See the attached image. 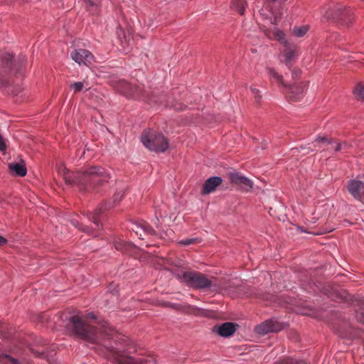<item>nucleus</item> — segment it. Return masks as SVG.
Masks as SVG:
<instances>
[{"mask_svg": "<svg viewBox=\"0 0 364 364\" xmlns=\"http://www.w3.org/2000/svg\"><path fill=\"white\" fill-rule=\"evenodd\" d=\"M58 172L67 184H76L82 191L97 190L109 178V174L101 166H90L83 171L75 172L61 166L58 168Z\"/></svg>", "mask_w": 364, "mask_h": 364, "instance_id": "obj_2", "label": "nucleus"}, {"mask_svg": "<svg viewBox=\"0 0 364 364\" xmlns=\"http://www.w3.org/2000/svg\"><path fill=\"white\" fill-rule=\"evenodd\" d=\"M284 328L282 323L277 320H267L255 327V331L258 334L264 335L269 332H279Z\"/></svg>", "mask_w": 364, "mask_h": 364, "instance_id": "obj_8", "label": "nucleus"}, {"mask_svg": "<svg viewBox=\"0 0 364 364\" xmlns=\"http://www.w3.org/2000/svg\"><path fill=\"white\" fill-rule=\"evenodd\" d=\"M347 189L354 198L362 200L364 198V176L350 180L347 184Z\"/></svg>", "mask_w": 364, "mask_h": 364, "instance_id": "obj_6", "label": "nucleus"}, {"mask_svg": "<svg viewBox=\"0 0 364 364\" xmlns=\"http://www.w3.org/2000/svg\"><path fill=\"white\" fill-rule=\"evenodd\" d=\"M129 245H130L129 243H127L126 241H124L123 240H121V239H119V240L116 241L115 243H114L115 249L119 250V251H122V252L126 251L127 247Z\"/></svg>", "mask_w": 364, "mask_h": 364, "instance_id": "obj_27", "label": "nucleus"}, {"mask_svg": "<svg viewBox=\"0 0 364 364\" xmlns=\"http://www.w3.org/2000/svg\"><path fill=\"white\" fill-rule=\"evenodd\" d=\"M267 71L271 81H274L279 86L287 87V84L284 81L283 76L279 74L274 68H268Z\"/></svg>", "mask_w": 364, "mask_h": 364, "instance_id": "obj_19", "label": "nucleus"}, {"mask_svg": "<svg viewBox=\"0 0 364 364\" xmlns=\"http://www.w3.org/2000/svg\"><path fill=\"white\" fill-rule=\"evenodd\" d=\"M300 75V70H292V77L296 78L298 77Z\"/></svg>", "mask_w": 364, "mask_h": 364, "instance_id": "obj_38", "label": "nucleus"}, {"mask_svg": "<svg viewBox=\"0 0 364 364\" xmlns=\"http://www.w3.org/2000/svg\"><path fill=\"white\" fill-rule=\"evenodd\" d=\"M84 1L86 4L87 6L95 8V7H97V1H95L94 0H84Z\"/></svg>", "mask_w": 364, "mask_h": 364, "instance_id": "obj_34", "label": "nucleus"}, {"mask_svg": "<svg viewBox=\"0 0 364 364\" xmlns=\"http://www.w3.org/2000/svg\"><path fill=\"white\" fill-rule=\"evenodd\" d=\"M316 148V145H314V148L311 146H301L299 148H294L292 149L294 153L296 152H301L302 154L305 155L309 154L311 151H314V149Z\"/></svg>", "mask_w": 364, "mask_h": 364, "instance_id": "obj_28", "label": "nucleus"}, {"mask_svg": "<svg viewBox=\"0 0 364 364\" xmlns=\"http://www.w3.org/2000/svg\"><path fill=\"white\" fill-rule=\"evenodd\" d=\"M328 144L332 145V147L334 149V150L336 151H346L350 147H351V144H350L347 141L340 142L336 140H332V141H329Z\"/></svg>", "mask_w": 364, "mask_h": 364, "instance_id": "obj_21", "label": "nucleus"}, {"mask_svg": "<svg viewBox=\"0 0 364 364\" xmlns=\"http://www.w3.org/2000/svg\"><path fill=\"white\" fill-rule=\"evenodd\" d=\"M353 93L357 100H364V84H358L353 90Z\"/></svg>", "mask_w": 364, "mask_h": 364, "instance_id": "obj_24", "label": "nucleus"}, {"mask_svg": "<svg viewBox=\"0 0 364 364\" xmlns=\"http://www.w3.org/2000/svg\"><path fill=\"white\" fill-rule=\"evenodd\" d=\"M0 362L4 363V364H20V362L15 358L10 357L6 354H1L0 355Z\"/></svg>", "mask_w": 364, "mask_h": 364, "instance_id": "obj_25", "label": "nucleus"}, {"mask_svg": "<svg viewBox=\"0 0 364 364\" xmlns=\"http://www.w3.org/2000/svg\"><path fill=\"white\" fill-rule=\"evenodd\" d=\"M287 90V97L292 101H298L303 97L304 92L306 90V83H294L291 85L284 87Z\"/></svg>", "mask_w": 364, "mask_h": 364, "instance_id": "obj_9", "label": "nucleus"}, {"mask_svg": "<svg viewBox=\"0 0 364 364\" xmlns=\"http://www.w3.org/2000/svg\"><path fill=\"white\" fill-rule=\"evenodd\" d=\"M141 141L146 149L155 152H164L169 146L164 134L154 129L144 130L141 135Z\"/></svg>", "mask_w": 364, "mask_h": 364, "instance_id": "obj_3", "label": "nucleus"}, {"mask_svg": "<svg viewBox=\"0 0 364 364\" xmlns=\"http://www.w3.org/2000/svg\"><path fill=\"white\" fill-rule=\"evenodd\" d=\"M119 92L126 95L135 99H146L149 98V94L144 90L143 85H137L134 82H129L125 80H120L117 85Z\"/></svg>", "mask_w": 364, "mask_h": 364, "instance_id": "obj_5", "label": "nucleus"}, {"mask_svg": "<svg viewBox=\"0 0 364 364\" xmlns=\"http://www.w3.org/2000/svg\"><path fill=\"white\" fill-rule=\"evenodd\" d=\"M42 355H43V353H38V355H38V357H41V356H42Z\"/></svg>", "mask_w": 364, "mask_h": 364, "instance_id": "obj_41", "label": "nucleus"}, {"mask_svg": "<svg viewBox=\"0 0 364 364\" xmlns=\"http://www.w3.org/2000/svg\"><path fill=\"white\" fill-rule=\"evenodd\" d=\"M68 328L71 333L90 343H96L104 346L109 350L112 352L117 364V357L119 354L125 355L122 351L124 349L118 348L112 343H105L104 340L121 339L120 335L117 333L114 328L109 326L106 321H99L93 313H88L86 315H75L70 317L68 324Z\"/></svg>", "mask_w": 364, "mask_h": 364, "instance_id": "obj_1", "label": "nucleus"}, {"mask_svg": "<svg viewBox=\"0 0 364 364\" xmlns=\"http://www.w3.org/2000/svg\"><path fill=\"white\" fill-rule=\"evenodd\" d=\"M117 360L120 364H156L154 359L151 357L137 360L131 356L119 354Z\"/></svg>", "mask_w": 364, "mask_h": 364, "instance_id": "obj_12", "label": "nucleus"}, {"mask_svg": "<svg viewBox=\"0 0 364 364\" xmlns=\"http://www.w3.org/2000/svg\"><path fill=\"white\" fill-rule=\"evenodd\" d=\"M250 89H251L252 92L255 95V97L257 102H259V101L261 98L260 91L257 88L254 87H251Z\"/></svg>", "mask_w": 364, "mask_h": 364, "instance_id": "obj_33", "label": "nucleus"}, {"mask_svg": "<svg viewBox=\"0 0 364 364\" xmlns=\"http://www.w3.org/2000/svg\"><path fill=\"white\" fill-rule=\"evenodd\" d=\"M132 230L135 232L136 235H139L140 238H142V232L144 234L150 235H156V231L151 227L149 224L146 222H143L139 225H136L134 228H132Z\"/></svg>", "mask_w": 364, "mask_h": 364, "instance_id": "obj_17", "label": "nucleus"}, {"mask_svg": "<svg viewBox=\"0 0 364 364\" xmlns=\"http://www.w3.org/2000/svg\"><path fill=\"white\" fill-rule=\"evenodd\" d=\"M176 278L187 286L196 289H205L212 286V281L205 274L196 271H181Z\"/></svg>", "mask_w": 364, "mask_h": 364, "instance_id": "obj_4", "label": "nucleus"}, {"mask_svg": "<svg viewBox=\"0 0 364 364\" xmlns=\"http://www.w3.org/2000/svg\"><path fill=\"white\" fill-rule=\"evenodd\" d=\"M352 12L350 9L346 8L344 6H337L335 10V14H328V18H332L340 21L342 23L348 24L351 21Z\"/></svg>", "mask_w": 364, "mask_h": 364, "instance_id": "obj_10", "label": "nucleus"}, {"mask_svg": "<svg viewBox=\"0 0 364 364\" xmlns=\"http://www.w3.org/2000/svg\"><path fill=\"white\" fill-rule=\"evenodd\" d=\"M13 55L11 54H6L4 60V67L0 70V86H6L7 80L5 79V75L11 69L12 67Z\"/></svg>", "mask_w": 364, "mask_h": 364, "instance_id": "obj_13", "label": "nucleus"}, {"mask_svg": "<svg viewBox=\"0 0 364 364\" xmlns=\"http://www.w3.org/2000/svg\"><path fill=\"white\" fill-rule=\"evenodd\" d=\"M274 364H308L304 360L293 357H284L278 359Z\"/></svg>", "mask_w": 364, "mask_h": 364, "instance_id": "obj_20", "label": "nucleus"}, {"mask_svg": "<svg viewBox=\"0 0 364 364\" xmlns=\"http://www.w3.org/2000/svg\"><path fill=\"white\" fill-rule=\"evenodd\" d=\"M309 26L308 25H304L301 26H295L293 28V34L296 37H303L309 31Z\"/></svg>", "mask_w": 364, "mask_h": 364, "instance_id": "obj_23", "label": "nucleus"}, {"mask_svg": "<svg viewBox=\"0 0 364 364\" xmlns=\"http://www.w3.org/2000/svg\"><path fill=\"white\" fill-rule=\"evenodd\" d=\"M6 242V239L4 238L3 237L0 236V245L5 244Z\"/></svg>", "mask_w": 364, "mask_h": 364, "instance_id": "obj_39", "label": "nucleus"}, {"mask_svg": "<svg viewBox=\"0 0 364 364\" xmlns=\"http://www.w3.org/2000/svg\"><path fill=\"white\" fill-rule=\"evenodd\" d=\"M355 316L359 322L364 323V303L362 304V305L358 310H356Z\"/></svg>", "mask_w": 364, "mask_h": 364, "instance_id": "obj_31", "label": "nucleus"}, {"mask_svg": "<svg viewBox=\"0 0 364 364\" xmlns=\"http://www.w3.org/2000/svg\"><path fill=\"white\" fill-rule=\"evenodd\" d=\"M200 241L201 240L199 238L194 237V238H187V239L181 240L178 242V243L181 245L188 246V245H191L193 244L199 243V242H200Z\"/></svg>", "mask_w": 364, "mask_h": 364, "instance_id": "obj_30", "label": "nucleus"}, {"mask_svg": "<svg viewBox=\"0 0 364 364\" xmlns=\"http://www.w3.org/2000/svg\"><path fill=\"white\" fill-rule=\"evenodd\" d=\"M222 178L220 177L214 176L209 178L203 184L202 193L203 194H209L214 191L218 186L222 183Z\"/></svg>", "mask_w": 364, "mask_h": 364, "instance_id": "obj_14", "label": "nucleus"}, {"mask_svg": "<svg viewBox=\"0 0 364 364\" xmlns=\"http://www.w3.org/2000/svg\"><path fill=\"white\" fill-rule=\"evenodd\" d=\"M284 53L285 57V64L290 68L291 62L298 56L297 48L296 46H291L288 43H285Z\"/></svg>", "mask_w": 364, "mask_h": 364, "instance_id": "obj_15", "label": "nucleus"}, {"mask_svg": "<svg viewBox=\"0 0 364 364\" xmlns=\"http://www.w3.org/2000/svg\"><path fill=\"white\" fill-rule=\"evenodd\" d=\"M245 0H233L231 3L232 9L236 10L240 15H243L246 7Z\"/></svg>", "mask_w": 364, "mask_h": 364, "instance_id": "obj_22", "label": "nucleus"}, {"mask_svg": "<svg viewBox=\"0 0 364 364\" xmlns=\"http://www.w3.org/2000/svg\"><path fill=\"white\" fill-rule=\"evenodd\" d=\"M167 306L173 308V309H178V304H168Z\"/></svg>", "mask_w": 364, "mask_h": 364, "instance_id": "obj_40", "label": "nucleus"}, {"mask_svg": "<svg viewBox=\"0 0 364 364\" xmlns=\"http://www.w3.org/2000/svg\"><path fill=\"white\" fill-rule=\"evenodd\" d=\"M102 208H100L97 209H95L94 212L92 213L91 220L93 222V223L96 225V227H99L100 224V220L99 216L102 212Z\"/></svg>", "mask_w": 364, "mask_h": 364, "instance_id": "obj_29", "label": "nucleus"}, {"mask_svg": "<svg viewBox=\"0 0 364 364\" xmlns=\"http://www.w3.org/2000/svg\"><path fill=\"white\" fill-rule=\"evenodd\" d=\"M330 141V140H328V139L326 137H325V136H323V137H321V136H318V137H317V138H316V139L315 142H323V141H326V142H328V141Z\"/></svg>", "mask_w": 364, "mask_h": 364, "instance_id": "obj_37", "label": "nucleus"}, {"mask_svg": "<svg viewBox=\"0 0 364 364\" xmlns=\"http://www.w3.org/2000/svg\"><path fill=\"white\" fill-rule=\"evenodd\" d=\"M274 19L272 20V23L274 25H277L280 20V16L277 14H273Z\"/></svg>", "mask_w": 364, "mask_h": 364, "instance_id": "obj_35", "label": "nucleus"}, {"mask_svg": "<svg viewBox=\"0 0 364 364\" xmlns=\"http://www.w3.org/2000/svg\"><path fill=\"white\" fill-rule=\"evenodd\" d=\"M229 177L231 183L240 186L245 191H248L252 188V182L239 173H230Z\"/></svg>", "mask_w": 364, "mask_h": 364, "instance_id": "obj_11", "label": "nucleus"}, {"mask_svg": "<svg viewBox=\"0 0 364 364\" xmlns=\"http://www.w3.org/2000/svg\"><path fill=\"white\" fill-rule=\"evenodd\" d=\"M272 35L276 40L281 41V42L284 43V44H285V43H287L285 41L284 33L282 31L278 29L277 28H274L272 30Z\"/></svg>", "mask_w": 364, "mask_h": 364, "instance_id": "obj_26", "label": "nucleus"}, {"mask_svg": "<svg viewBox=\"0 0 364 364\" xmlns=\"http://www.w3.org/2000/svg\"><path fill=\"white\" fill-rule=\"evenodd\" d=\"M123 196V194L121 193H116L114 196V202L117 201L119 202Z\"/></svg>", "mask_w": 364, "mask_h": 364, "instance_id": "obj_36", "label": "nucleus"}, {"mask_svg": "<svg viewBox=\"0 0 364 364\" xmlns=\"http://www.w3.org/2000/svg\"><path fill=\"white\" fill-rule=\"evenodd\" d=\"M9 170L18 176H24L27 173V169L25 163L21 161V162H13L9 164Z\"/></svg>", "mask_w": 364, "mask_h": 364, "instance_id": "obj_18", "label": "nucleus"}, {"mask_svg": "<svg viewBox=\"0 0 364 364\" xmlns=\"http://www.w3.org/2000/svg\"><path fill=\"white\" fill-rule=\"evenodd\" d=\"M236 325L231 322H226L216 327L217 333L223 337H228L235 332Z\"/></svg>", "mask_w": 364, "mask_h": 364, "instance_id": "obj_16", "label": "nucleus"}, {"mask_svg": "<svg viewBox=\"0 0 364 364\" xmlns=\"http://www.w3.org/2000/svg\"><path fill=\"white\" fill-rule=\"evenodd\" d=\"M71 58L79 65L88 66L94 60V55L87 50L75 49L70 53Z\"/></svg>", "mask_w": 364, "mask_h": 364, "instance_id": "obj_7", "label": "nucleus"}, {"mask_svg": "<svg viewBox=\"0 0 364 364\" xmlns=\"http://www.w3.org/2000/svg\"><path fill=\"white\" fill-rule=\"evenodd\" d=\"M84 87V82H75L70 85V89L73 90L75 92L81 91Z\"/></svg>", "mask_w": 364, "mask_h": 364, "instance_id": "obj_32", "label": "nucleus"}]
</instances>
